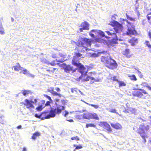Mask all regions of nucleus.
I'll use <instances>...</instances> for the list:
<instances>
[{"mask_svg":"<svg viewBox=\"0 0 151 151\" xmlns=\"http://www.w3.org/2000/svg\"><path fill=\"white\" fill-rule=\"evenodd\" d=\"M78 61L76 58H73L72 61V64L78 67L79 69L80 72L81 74V75L79 78V79L81 82H86L91 80L93 81V83L94 82L99 81V80L95 78L96 74L92 73H89L88 75L86 76L87 71H85L86 69L83 65L78 62Z\"/></svg>","mask_w":151,"mask_h":151,"instance_id":"nucleus-1","label":"nucleus"},{"mask_svg":"<svg viewBox=\"0 0 151 151\" xmlns=\"http://www.w3.org/2000/svg\"><path fill=\"white\" fill-rule=\"evenodd\" d=\"M91 40L86 37H80L77 42L72 40L71 42L72 44H75L77 46L79 47H81L83 48H86L87 50L86 47H90L91 44Z\"/></svg>","mask_w":151,"mask_h":151,"instance_id":"nucleus-2","label":"nucleus"},{"mask_svg":"<svg viewBox=\"0 0 151 151\" xmlns=\"http://www.w3.org/2000/svg\"><path fill=\"white\" fill-rule=\"evenodd\" d=\"M101 62L109 68L112 69L113 68V59L109 54L106 56H102L101 57Z\"/></svg>","mask_w":151,"mask_h":151,"instance_id":"nucleus-3","label":"nucleus"},{"mask_svg":"<svg viewBox=\"0 0 151 151\" xmlns=\"http://www.w3.org/2000/svg\"><path fill=\"white\" fill-rule=\"evenodd\" d=\"M122 25L118 22L114 20V30L116 32V34L114 33V44L117 43L118 38L117 37V34H119L122 31Z\"/></svg>","mask_w":151,"mask_h":151,"instance_id":"nucleus-4","label":"nucleus"},{"mask_svg":"<svg viewBox=\"0 0 151 151\" xmlns=\"http://www.w3.org/2000/svg\"><path fill=\"white\" fill-rule=\"evenodd\" d=\"M33 96L32 97L31 99L30 100L25 99L24 100V103H23L24 105L26 106V108L32 112L35 109L34 104L37 102V100L36 99H34V101L32 100V99H33Z\"/></svg>","mask_w":151,"mask_h":151,"instance_id":"nucleus-5","label":"nucleus"},{"mask_svg":"<svg viewBox=\"0 0 151 151\" xmlns=\"http://www.w3.org/2000/svg\"><path fill=\"white\" fill-rule=\"evenodd\" d=\"M65 109L64 106L60 105L55 109L51 108L49 113L50 114L52 118L54 117L56 114H59L61 113L62 111L64 110Z\"/></svg>","mask_w":151,"mask_h":151,"instance_id":"nucleus-6","label":"nucleus"},{"mask_svg":"<svg viewBox=\"0 0 151 151\" xmlns=\"http://www.w3.org/2000/svg\"><path fill=\"white\" fill-rule=\"evenodd\" d=\"M83 119H91L97 120L99 119L98 115L95 113H92L89 112L84 113L83 114Z\"/></svg>","mask_w":151,"mask_h":151,"instance_id":"nucleus-7","label":"nucleus"},{"mask_svg":"<svg viewBox=\"0 0 151 151\" xmlns=\"http://www.w3.org/2000/svg\"><path fill=\"white\" fill-rule=\"evenodd\" d=\"M35 116L37 118L40 119L41 120L52 118L50 114H48V111H43L39 115L36 114H35Z\"/></svg>","mask_w":151,"mask_h":151,"instance_id":"nucleus-8","label":"nucleus"},{"mask_svg":"<svg viewBox=\"0 0 151 151\" xmlns=\"http://www.w3.org/2000/svg\"><path fill=\"white\" fill-rule=\"evenodd\" d=\"M80 26L82 27L79 29V30L81 32H83V30H88L89 29V24L86 21H84L81 23Z\"/></svg>","mask_w":151,"mask_h":151,"instance_id":"nucleus-9","label":"nucleus"},{"mask_svg":"<svg viewBox=\"0 0 151 151\" xmlns=\"http://www.w3.org/2000/svg\"><path fill=\"white\" fill-rule=\"evenodd\" d=\"M136 31L134 29L133 27L132 28H130L128 27L127 31L125 33H124V35H126L129 36H131L132 35H134L136 34Z\"/></svg>","mask_w":151,"mask_h":151,"instance_id":"nucleus-10","label":"nucleus"},{"mask_svg":"<svg viewBox=\"0 0 151 151\" xmlns=\"http://www.w3.org/2000/svg\"><path fill=\"white\" fill-rule=\"evenodd\" d=\"M59 56L58 57L57 59H56L57 61L60 63H62L65 61L66 59H65V55L62 53H59Z\"/></svg>","mask_w":151,"mask_h":151,"instance_id":"nucleus-11","label":"nucleus"},{"mask_svg":"<svg viewBox=\"0 0 151 151\" xmlns=\"http://www.w3.org/2000/svg\"><path fill=\"white\" fill-rule=\"evenodd\" d=\"M54 87H50L49 89L47 90L48 92L51 93L53 96H58L60 97L62 96V95L60 93H58L54 91Z\"/></svg>","mask_w":151,"mask_h":151,"instance_id":"nucleus-12","label":"nucleus"},{"mask_svg":"<svg viewBox=\"0 0 151 151\" xmlns=\"http://www.w3.org/2000/svg\"><path fill=\"white\" fill-rule=\"evenodd\" d=\"M101 126L104 129L107 131H111V128L110 126L106 122H104L101 123Z\"/></svg>","mask_w":151,"mask_h":151,"instance_id":"nucleus-13","label":"nucleus"},{"mask_svg":"<svg viewBox=\"0 0 151 151\" xmlns=\"http://www.w3.org/2000/svg\"><path fill=\"white\" fill-rule=\"evenodd\" d=\"M64 70L66 72H68L70 71H72L73 72L76 71L75 69H73V67L69 65H65V67H64Z\"/></svg>","mask_w":151,"mask_h":151,"instance_id":"nucleus-14","label":"nucleus"},{"mask_svg":"<svg viewBox=\"0 0 151 151\" xmlns=\"http://www.w3.org/2000/svg\"><path fill=\"white\" fill-rule=\"evenodd\" d=\"M136 111L137 110L135 109L129 107L127 109H125L124 112L125 113H129L130 112L132 114H135Z\"/></svg>","mask_w":151,"mask_h":151,"instance_id":"nucleus-15","label":"nucleus"},{"mask_svg":"<svg viewBox=\"0 0 151 151\" xmlns=\"http://www.w3.org/2000/svg\"><path fill=\"white\" fill-rule=\"evenodd\" d=\"M149 129V126L148 125H140L139 126V128L137 130L141 132V133L143 132V129H145L146 131L148 130Z\"/></svg>","mask_w":151,"mask_h":151,"instance_id":"nucleus-16","label":"nucleus"},{"mask_svg":"<svg viewBox=\"0 0 151 151\" xmlns=\"http://www.w3.org/2000/svg\"><path fill=\"white\" fill-rule=\"evenodd\" d=\"M14 68V70L15 71H18L19 70H22L23 69V68L21 67L19 63H17V65L12 67V68Z\"/></svg>","mask_w":151,"mask_h":151,"instance_id":"nucleus-17","label":"nucleus"},{"mask_svg":"<svg viewBox=\"0 0 151 151\" xmlns=\"http://www.w3.org/2000/svg\"><path fill=\"white\" fill-rule=\"evenodd\" d=\"M132 95L133 96H137L139 98H140L143 96V94L142 92L140 91H134L132 93Z\"/></svg>","mask_w":151,"mask_h":151,"instance_id":"nucleus-18","label":"nucleus"},{"mask_svg":"<svg viewBox=\"0 0 151 151\" xmlns=\"http://www.w3.org/2000/svg\"><path fill=\"white\" fill-rule=\"evenodd\" d=\"M123 54L127 58H130L132 55L130 54V51L129 49H126L123 52Z\"/></svg>","mask_w":151,"mask_h":151,"instance_id":"nucleus-19","label":"nucleus"},{"mask_svg":"<svg viewBox=\"0 0 151 151\" xmlns=\"http://www.w3.org/2000/svg\"><path fill=\"white\" fill-rule=\"evenodd\" d=\"M40 135V132H35L33 134L31 138L32 139L35 140L37 137H39Z\"/></svg>","mask_w":151,"mask_h":151,"instance_id":"nucleus-20","label":"nucleus"},{"mask_svg":"<svg viewBox=\"0 0 151 151\" xmlns=\"http://www.w3.org/2000/svg\"><path fill=\"white\" fill-rule=\"evenodd\" d=\"M137 132L140 134L141 137L144 139V143H145L146 142L145 138L147 137L146 134L144 133H141V132L139 131V130H137Z\"/></svg>","mask_w":151,"mask_h":151,"instance_id":"nucleus-21","label":"nucleus"},{"mask_svg":"<svg viewBox=\"0 0 151 151\" xmlns=\"http://www.w3.org/2000/svg\"><path fill=\"white\" fill-rule=\"evenodd\" d=\"M129 42L131 43L132 46H134L135 44L137 43V39L135 37H134L132 39L129 40Z\"/></svg>","mask_w":151,"mask_h":151,"instance_id":"nucleus-22","label":"nucleus"},{"mask_svg":"<svg viewBox=\"0 0 151 151\" xmlns=\"http://www.w3.org/2000/svg\"><path fill=\"white\" fill-rule=\"evenodd\" d=\"M114 81H116L118 82L119 87L124 86L126 85V84L124 82L119 81L118 80H116V77L114 76Z\"/></svg>","mask_w":151,"mask_h":151,"instance_id":"nucleus-23","label":"nucleus"},{"mask_svg":"<svg viewBox=\"0 0 151 151\" xmlns=\"http://www.w3.org/2000/svg\"><path fill=\"white\" fill-rule=\"evenodd\" d=\"M114 128L118 130H120L122 128V126L119 123H116L114 124Z\"/></svg>","mask_w":151,"mask_h":151,"instance_id":"nucleus-24","label":"nucleus"},{"mask_svg":"<svg viewBox=\"0 0 151 151\" xmlns=\"http://www.w3.org/2000/svg\"><path fill=\"white\" fill-rule=\"evenodd\" d=\"M91 32H95L96 33H97L101 35L102 37L104 36V33L103 32L97 29H92L91 31Z\"/></svg>","mask_w":151,"mask_h":151,"instance_id":"nucleus-25","label":"nucleus"},{"mask_svg":"<svg viewBox=\"0 0 151 151\" xmlns=\"http://www.w3.org/2000/svg\"><path fill=\"white\" fill-rule=\"evenodd\" d=\"M31 93L30 91L28 90H24L22 92V93L24 96H26L28 95Z\"/></svg>","mask_w":151,"mask_h":151,"instance_id":"nucleus-26","label":"nucleus"},{"mask_svg":"<svg viewBox=\"0 0 151 151\" xmlns=\"http://www.w3.org/2000/svg\"><path fill=\"white\" fill-rule=\"evenodd\" d=\"M129 77L130 78V79L132 80H134V81H136L137 80V79L135 75H132L131 76H129Z\"/></svg>","mask_w":151,"mask_h":151,"instance_id":"nucleus-27","label":"nucleus"},{"mask_svg":"<svg viewBox=\"0 0 151 151\" xmlns=\"http://www.w3.org/2000/svg\"><path fill=\"white\" fill-rule=\"evenodd\" d=\"M96 127V125L93 124H87L86 126V128H88L89 127Z\"/></svg>","mask_w":151,"mask_h":151,"instance_id":"nucleus-28","label":"nucleus"},{"mask_svg":"<svg viewBox=\"0 0 151 151\" xmlns=\"http://www.w3.org/2000/svg\"><path fill=\"white\" fill-rule=\"evenodd\" d=\"M73 146L76 147L74 149L75 150L81 149L83 147L81 145H78L77 146L75 145H74Z\"/></svg>","mask_w":151,"mask_h":151,"instance_id":"nucleus-29","label":"nucleus"},{"mask_svg":"<svg viewBox=\"0 0 151 151\" xmlns=\"http://www.w3.org/2000/svg\"><path fill=\"white\" fill-rule=\"evenodd\" d=\"M42 105H41L37 107L36 109L37 111H40L42 110Z\"/></svg>","mask_w":151,"mask_h":151,"instance_id":"nucleus-30","label":"nucleus"},{"mask_svg":"<svg viewBox=\"0 0 151 151\" xmlns=\"http://www.w3.org/2000/svg\"><path fill=\"white\" fill-rule=\"evenodd\" d=\"M86 104L89 106H91L93 107L94 108L96 109H97L99 107V106L98 105L89 104L88 103H86Z\"/></svg>","mask_w":151,"mask_h":151,"instance_id":"nucleus-31","label":"nucleus"},{"mask_svg":"<svg viewBox=\"0 0 151 151\" xmlns=\"http://www.w3.org/2000/svg\"><path fill=\"white\" fill-rule=\"evenodd\" d=\"M41 62L43 63H46L48 65L49 64V62L47 60L45 59H43L41 60Z\"/></svg>","mask_w":151,"mask_h":151,"instance_id":"nucleus-32","label":"nucleus"},{"mask_svg":"<svg viewBox=\"0 0 151 151\" xmlns=\"http://www.w3.org/2000/svg\"><path fill=\"white\" fill-rule=\"evenodd\" d=\"M22 70V73L23 74L25 75H27V74H28L29 72L27 69H23Z\"/></svg>","mask_w":151,"mask_h":151,"instance_id":"nucleus-33","label":"nucleus"},{"mask_svg":"<svg viewBox=\"0 0 151 151\" xmlns=\"http://www.w3.org/2000/svg\"><path fill=\"white\" fill-rule=\"evenodd\" d=\"M127 17L128 19L132 21H134L135 18H133L129 17L127 14H126Z\"/></svg>","mask_w":151,"mask_h":151,"instance_id":"nucleus-34","label":"nucleus"},{"mask_svg":"<svg viewBox=\"0 0 151 151\" xmlns=\"http://www.w3.org/2000/svg\"><path fill=\"white\" fill-rule=\"evenodd\" d=\"M71 139L72 140H75L77 141L79 140L80 139L77 136L72 137Z\"/></svg>","mask_w":151,"mask_h":151,"instance_id":"nucleus-35","label":"nucleus"},{"mask_svg":"<svg viewBox=\"0 0 151 151\" xmlns=\"http://www.w3.org/2000/svg\"><path fill=\"white\" fill-rule=\"evenodd\" d=\"M137 71L138 72V74L139 77L140 78H142L143 77V76L142 74V73L139 70H137Z\"/></svg>","mask_w":151,"mask_h":151,"instance_id":"nucleus-36","label":"nucleus"},{"mask_svg":"<svg viewBox=\"0 0 151 151\" xmlns=\"http://www.w3.org/2000/svg\"><path fill=\"white\" fill-rule=\"evenodd\" d=\"M75 55L78 58L82 56V54L79 52L75 53Z\"/></svg>","mask_w":151,"mask_h":151,"instance_id":"nucleus-37","label":"nucleus"},{"mask_svg":"<svg viewBox=\"0 0 151 151\" xmlns=\"http://www.w3.org/2000/svg\"><path fill=\"white\" fill-rule=\"evenodd\" d=\"M44 96L45 97L48 99L50 101H52V100L50 96L46 94L44 95Z\"/></svg>","mask_w":151,"mask_h":151,"instance_id":"nucleus-38","label":"nucleus"},{"mask_svg":"<svg viewBox=\"0 0 151 151\" xmlns=\"http://www.w3.org/2000/svg\"><path fill=\"white\" fill-rule=\"evenodd\" d=\"M145 44L148 47V48L151 47V45L150 44V42L148 41H146L145 42Z\"/></svg>","mask_w":151,"mask_h":151,"instance_id":"nucleus-39","label":"nucleus"},{"mask_svg":"<svg viewBox=\"0 0 151 151\" xmlns=\"http://www.w3.org/2000/svg\"><path fill=\"white\" fill-rule=\"evenodd\" d=\"M139 90L141 91H142V93H143L145 94H147V93L146 92V91L144 90V89H139Z\"/></svg>","mask_w":151,"mask_h":151,"instance_id":"nucleus-40","label":"nucleus"},{"mask_svg":"<svg viewBox=\"0 0 151 151\" xmlns=\"http://www.w3.org/2000/svg\"><path fill=\"white\" fill-rule=\"evenodd\" d=\"M77 90H78L77 88H72L71 89V91L72 93H73L74 91L77 92Z\"/></svg>","mask_w":151,"mask_h":151,"instance_id":"nucleus-41","label":"nucleus"},{"mask_svg":"<svg viewBox=\"0 0 151 151\" xmlns=\"http://www.w3.org/2000/svg\"><path fill=\"white\" fill-rule=\"evenodd\" d=\"M117 66V63H116V61L114 60V69L115 68H116Z\"/></svg>","mask_w":151,"mask_h":151,"instance_id":"nucleus-42","label":"nucleus"},{"mask_svg":"<svg viewBox=\"0 0 151 151\" xmlns=\"http://www.w3.org/2000/svg\"><path fill=\"white\" fill-rule=\"evenodd\" d=\"M52 57L53 58H56L57 59V58L58 57H57V54H52Z\"/></svg>","mask_w":151,"mask_h":151,"instance_id":"nucleus-43","label":"nucleus"},{"mask_svg":"<svg viewBox=\"0 0 151 151\" xmlns=\"http://www.w3.org/2000/svg\"><path fill=\"white\" fill-rule=\"evenodd\" d=\"M95 41L98 42H99L101 41V39L100 38H98L95 39Z\"/></svg>","mask_w":151,"mask_h":151,"instance_id":"nucleus-44","label":"nucleus"},{"mask_svg":"<svg viewBox=\"0 0 151 151\" xmlns=\"http://www.w3.org/2000/svg\"><path fill=\"white\" fill-rule=\"evenodd\" d=\"M51 65L52 66H55L56 65L55 61H54L52 63H49V64Z\"/></svg>","mask_w":151,"mask_h":151,"instance_id":"nucleus-45","label":"nucleus"},{"mask_svg":"<svg viewBox=\"0 0 151 151\" xmlns=\"http://www.w3.org/2000/svg\"><path fill=\"white\" fill-rule=\"evenodd\" d=\"M50 101H47L45 104V106H47L50 105Z\"/></svg>","mask_w":151,"mask_h":151,"instance_id":"nucleus-46","label":"nucleus"},{"mask_svg":"<svg viewBox=\"0 0 151 151\" xmlns=\"http://www.w3.org/2000/svg\"><path fill=\"white\" fill-rule=\"evenodd\" d=\"M89 35L91 37H94V35L92 33H91V32H89Z\"/></svg>","mask_w":151,"mask_h":151,"instance_id":"nucleus-47","label":"nucleus"},{"mask_svg":"<svg viewBox=\"0 0 151 151\" xmlns=\"http://www.w3.org/2000/svg\"><path fill=\"white\" fill-rule=\"evenodd\" d=\"M65 113L64 115V116L65 117H66V115H67L68 114V112L66 111H65Z\"/></svg>","mask_w":151,"mask_h":151,"instance_id":"nucleus-48","label":"nucleus"},{"mask_svg":"<svg viewBox=\"0 0 151 151\" xmlns=\"http://www.w3.org/2000/svg\"><path fill=\"white\" fill-rule=\"evenodd\" d=\"M124 21H126L127 22V24H131V23L129 22L128 20H127V19H124Z\"/></svg>","mask_w":151,"mask_h":151,"instance_id":"nucleus-49","label":"nucleus"},{"mask_svg":"<svg viewBox=\"0 0 151 151\" xmlns=\"http://www.w3.org/2000/svg\"><path fill=\"white\" fill-rule=\"evenodd\" d=\"M55 90H56L58 92H60L61 91V90H60V89L59 88H58V87L56 88H55Z\"/></svg>","mask_w":151,"mask_h":151,"instance_id":"nucleus-50","label":"nucleus"},{"mask_svg":"<svg viewBox=\"0 0 151 151\" xmlns=\"http://www.w3.org/2000/svg\"><path fill=\"white\" fill-rule=\"evenodd\" d=\"M28 74L29 75V76L30 77H32V78H34V76H35L34 75H33L32 74H30V73H29Z\"/></svg>","mask_w":151,"mask_h":151,"instance_id":"nucleus-51","label":"nucleus"},{"mask_svg":"<svg viewBox=\"0 0 151 151\" xmlns=\"http://www.w3.org/2000/svg\"><path fill=\"white\" fill-rule=\"evenodd\" d=\"M66 121H68L70 122H73V120L72 119H66Z\"/></svg>","mask_w":151,"mask_h":151,"instance_id":"nucleus-52","label":"nucleus"},{"mask_svg":"<svg viewBox=\"0 0 151 151\" xmlns=\"http://www.w3.org/2000/svg\"><path fill=\"white\" fill-rule=\"evenodd\" d=\"M4 32L3 30H0V34L2 35L4 34Z\"/></svg>","mask_w":151,"mask_h":151,"instance_id":"nucleus-53","label":"nucleus"},{"mask_svg":"<svg viewBox=\"0 0 151 151\" xmlns=\"http://www.w3.org/2000/svg\"><path fill=\"white\" fill-rule=\"evenodd\" d=\"M56 69V68H53V70H55ZM46 70L47 71H48V72H50V71H51L52 72H54V70H49V69H47Z\"/></svg>","mask_w":151,"mask_h":151,"instance_id":"nucleus-54","label":"nucleus"},{"mask_svg":"<svg viewBox=\"0 0 151 151\" xmlns=\"http://www.w3.org/2000/svg\"><path fill=\"white\" fill-rule=\"evenodd\" d=\"M126 106L128 108H129V104L128 103H127L126 104Z\"/></svg>","mask_w":151,"mask_h":151,"instance_id":"nucleus-55","label":"nucleus"},{"mask_svg":"<svg viewBox=\"0 0 151 151\" xmlns=\"http://www.w3.org/2000/svg\"><path fill=\"white\" fill-rule=\"evenodd\" d=\"M22 128V126L21 125H19V126H18L17 127V129H21Z\"/></svg>","mask_w":151,"mask_h":151,"instance_id":"nucleus-56","label":"nucleus"},{"mask_svg":"<svg viewBox=\"0 0 151 151\" xmlns=\"http://www.w3.org/2000/svg\"><path fill=\"white\" fill-rule=\"evenodd\" d=\"M106 32L107 33V34L108 35H111V33H110V32L109 31H106Z\"/></svg>","mask_w":151,"mask_h":151,"instance_id":"nucleus-57","label":"nucleus"},{"mask_svg":"<svg viewBox=\"0 0 151 151\" xmlns=\"http://www.w3.org/2000/svg\"><path fill=\"white\" fill-rule=\"evenodd\" d=\"M149 36L150 38H151V32H149Z\"/></svg>","mask_w":151,"mask_h":151,"instance_id":"nucleus-58","label":"nucleus"},{"mask_svg":"<svg viewBox=\"0 0 151 151\" xmlns=\"http://www.w3.org/2000/svg\"><path fill=\"white\" fill-rule=\"evenodd\" d=\"M22 151H27L26 148L25 147H23V148Z\"/></svg>","mask_w":151,"mask_h":151,"instance_id":"nucleus-59","label":"nucleus"},{"mask_svg":"<svg viewBox=\"0 0 151 151\" xmlns=\"http://www.w3.org/2000/svg\"><path fill=\"white\" fill-rule=\"evenodd\" d=\"M150 17H149V16H148V15H147V18L148 20H150Z\"/></svg>","mask_w":151,"mask_h":151,"instance_id":"nucleus-60","label":"nucleus"},{"mask_svg":"<svg viewBox=\"0 0 151 151\" xmlns=\"http://www.w3.org/2000/svg\"><path fill=\"white\" fill-rule=\"evenodd\" d=\"M147 88L149 90H151V87L149 86H147Z\"/></svg>","mask_w":151,"mask_h":151,"instance_id":"nucleus-61","label":"nucleus"},{"mask_svg":"<svg viewBox=\"0 0 151 151\" xmlns=\"http://www.w3.org/2000/svg\"><path fill=\"white\" fill-rule=\"evenodd\" d=\"M78 90L80 92V93H81V94L82 95H83L82 92H81V91L80 90Z\"/></svg>","mask_w":151,"mask_h":151,"instance_id":"nucleus-62","label":"nucleus"},{"mask_svg":"<svg viewBox=\"0 0 151 151\" xmlns=\"http://www.w3.org/2000/svg\"><path fill=\"white\" fill-rule=\"evenodd\" d=\"M80 117L79 115H77L76 116V117L79 119V117Z\"/></svg>","mask_w":151,"mask_h":151,"instance_id":"nucleus-63","label":"nucleus"},{"mask_svg":"<svg viewBox=\"0 0 151 151\" xmlns=\"http://www.w3.org/2000/svg\"><path fill=\"white\" fill-rule=\"evenodd\" d=\"M80 52H85V51H84V50H81Z\"/></svg>","mask_w":151,"mask_h":151,"instance_id":"nucleus-64","label":"nucleus"}]
</instances>
